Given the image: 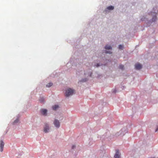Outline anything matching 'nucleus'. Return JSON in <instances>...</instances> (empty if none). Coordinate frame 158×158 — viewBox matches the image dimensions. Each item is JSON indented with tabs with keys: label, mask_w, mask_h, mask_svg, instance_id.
I'll return each mask as SVG.
<instances>
[{
	"label": "nucleus",
	"mask_w": 158,
	"mask_h": 158,
	"mask_svg": "<svg viewBox=\"0 0 158 158\" xmlns=\"http://www.w3.org/2000/svg\"><path fill=\"white\" fill-rule=\"evenodd\" d=\"M74 92V90L70 88H68L66 90L65 93V96L66 97H68L70 95H72L73 94Z\"/></svg>",
	"instance_id": "1"
},
{
	"label": "nucleus",
	"mask_w": 158,
	"mask_h": 158,
	"mask_svg": "<svg viewBox=\"0 0 158 158\" xmlns=\"http://www.w3.org/2000/svg\"><path fill=\"white\" fill-rule=\"evenodd\" d=\"M53 124L55 127L57 128H59L60 126V123L59 120L55 119L53 122Z\"/></svg>",
	"instance_id": "2"
},
{
	"label": "nucleus",
	"mask_w": 158,
	"mask_h": 158,
	"mask_svg": "<svg viewBox=\"0 0 158 158\" xmlns=\"http://www.w3.org/2000/svg\"><path fill=\"white\" fill-rule=\"evenodd\" d=\"M49 127L47 123H45L44 127V131L45 133H47L49 130Z\"/></svg>",
	"instance_id": "3"
},
{
	"label": "nucleus",
	"mask_w": 158,
	"mask_h": 158,
	"mask_svg": "<svg viewBox=\"0 0 158 158\" xmlns=\"http://www.w3.org/2000/svg\"><path fill=\"white\" fill-rule=\"evenodd\" d=\"M135 69L137 70H139L142 68V65L139 63L136 64L135 65Z\"/></svg>",
	"instance_id": "4"
},
{
	"label": "nucleus",
	"mask_w": 158,
	"mask_h": 158,
	"mask_svg": "<svg viewBox=\"0 0 158 158\" xmlns=\"http://www.w3.org/2000/svg\"><path fill=\"white\" fill-rule=\"evenodd\" d=\"M4 143L3 141L1 140L0 141V151L1 152H2L3 151V148H4Z\"/></svg>",
	"instance_id": "5"
},
{
	"label": "nucleus",
	"mask_w": 158,
	"mask_h": 158,
	"mask_svg": "<svg viewBox=\"0 0 158 158\" xmlns=\"http://www.w3.org/2000/svg\"><path fill=\"white\" fill-rule=\"evenodd\" d=\"M41 113L44 115L46 116L47 115V110L45 109H42L40 110Z\"/></svg>",
	"instance_id": "6"
},
{
	"label": "nucleus",
	"mask_w": 158,
	"mask_h": 158,
	"mask_svg": "<svg viewBox=\"0 0 158 158\" xmlns=\"http://www.w3.org/2000/svg\"><path fill=\"white\" fill-rule=\"evenodd\" d=\"M120 157V155L119 154L118 150H117L116 151L115 154L114 156L115 158H119Z\"/></svg>",
	"instance_id": "7"
},
{
	"label": "nucleus",
	"mask_w": 158,
	"mask_h": 158,
	"mask_svg": "<svg viewBox=\"0 0 158 158\" xmlns=\"http://www.w3.org/2000/svg\"><path fill=\"white\" fill-rule=\"evenodd\" d=\"M59 107V106L58 105H55L52 107V108L53 110H56Z\"/></svg>",
	"instance_id": "8"
},
{
	"label": "nucleus",
	"mask_w": 158,
	"mask_h": 158,
	"mask_svg": "<svg viewBox=\"0 0 158 158\" xmlns=\"http://www.w3.org/2000/svg\"><path fill=\"white\" fill-rule=\"evenodd\" d=\"M107 9L109 10H113L114 9V7L112 6H108Z\"/></svg>",
	"instance_id": "9"
},
{
	"label": "nucleus",
	"mask_w": 158,
	"mask_h": 158,
	"mask_svg": "<svg viewBox=\"0 0 158 158\" xmlns=\"http://www.w3.org/2000/svg\"><path fill=\"white\" fill-rule=\"evenodd\" d=\"M105 48L106 49H111L112 48L109 45H106L105 47Z\"/></svg>",
	"instance_id": "10"
},
{
	"label": "nucleus",
	"mask_w": 158,
	"mask_h": 158,
	"mask_svg": "<svg viewBox=\"0 0 158 158\" xmlns=\"http://www.w3.org/2000/svg\"><path fill=\"white\" fill-rule=\"evenodd\" d=\"M52 85H53L52 83H49L46 86L49 87H51V86H52Z\"/></svg>",
	"instance_id": "11"
},
{
	"label": "nucleus",
	"mask_w": 158,
	"mask_h": 158,
	"mask_svg": "<svg viewBox=\"0 0 158 158\" xmlns=\"http://www.w3.org/2000/svg\"><path fill=\"white\" fill-rule=\"evenodd\" d=\"M123 48V46L121 45H120L119 46L118 48L119 49H122Z\"/></svg>",
	"instance_id": "12"
},
{
	"label": "nucleus",
	"mask_w": 158,
	"mask_h": 158,
	"mask_svg": "<svg viewBox=\"0 0 158 158\" xmlns=\"http://www.w3.org/2000/svg\"><path fill=\"white\" fill-rule=\"evenodd\" d=\"M119 68L121 69H123L124 68V66L122 65H120L119 66Z\"/></svg>",
	"instance_id": "13"
},
{
	"label": "nucleus",
	"mask_w": 158,
	"mask_h": 158,
	"mask_svg": "<svg viewBox=\"0 0 158 158\" xmlns=\"http://www.w3.org/2000/svg\"><path fill=\"white\" fill-rule=\"evenodd\" d=\"M44 101V98H40V101L41 102H43Z\"/></svg>",
	"instance_id": "14"
},
{
	"label": "nucleus",
	"mask_w": 158,
	"mask_h": 158,
	"mask_svg": "<svg viewBox=\"0 0 158 158\" xmlns=\"http://www.w3.org/2000/svg\"><path fill=\"white\" fill-rule=\"evenodd\" d=\"M19 120L18 118H17L14 121V123H17L19 122Z\"/></svg>",
	"instance_id": "15"
},
{
	"label": "nucleus",
	"mask_w": 158,
	"mask_h": 158,
	"mask_svg": "<svg viewBox=\"0 0 158 158\" xmlns=\"http://www.w3.org/2000/svg\"><path fill=\"white\" fill-rule=\"evenodd\" d=\"M105 52H106V53H110V54L111 53H112L111 52H108L107 51H105Z\"/></svg>",
	"instance_id": "16"
},
{
	"label": "nucleus",
	"mask_w": 158,
	"mask_h": 158,
	"mask_svg": "<svg viewBox=\"0 0 158 158\" xmlns=\"http://www.w3.org/2000/svg\"><path fill=\"white\" fill-rule=\"evenodd\" d=\"M100 65L99 64H97L95 65L96 67H98Z\"/></svg>",
	"instance_id": "17"
},
{
	"label": "nucleus",
	"mask_w": 158,
	"mask_h": 158,
	"mask_svg": "<svg viewBox=\"0 0 158 158\" xmlns=\"http://www.w3.org/2000/svg\"><path fill=\"white\" fill-rule=\"evenodd\" d=\"M75 147V146L74 145L73 146H72V148L73 149Z\"/></svg>",
	"instance_id": "18"
},
{
	"label": "nucleus",
	"mask_w": 158,
	"mask_h": 158,
	"mask_svg": "<svg viewBox=\"0 0 158 158\" xmlns=\"http://www.w3.org/2000/svg\"><path fill=\"white\" fill-rule=\"evenodd\" d=\"M158 130L157 129L156 130V131H157V130Z\"/></svg>",
	"instance_id": "19"
}]
</instances>
